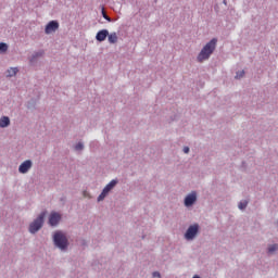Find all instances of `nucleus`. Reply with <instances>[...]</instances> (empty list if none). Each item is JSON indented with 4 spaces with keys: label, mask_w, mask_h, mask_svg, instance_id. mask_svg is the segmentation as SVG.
I'll return each instance as SVG.
<instances>
[{
    "label": "nucleus",
    "mask_w": 278,
    "mask_h": 278,
    "mask_svg": "<svg viewBox=\"0 0 278 278\" xmlns=\"http://www.w3.org/2000/svg\"><path fill=\"white\" fill-rule=\"evenodd\" d=\"M218 42V39L213 38L211 41H208L200 51L198 54V62H205V60H210V56L214 51H216V45Z\"/></svg>",
    "instance_id": "obj_1"
},
{
    "label": "nucleus",
    "mask_w": 278,
    "mask_h": 278,
    "mask_svg": "<svg viewBox=\"0 0 278 278\" xmlns=\"http://www.w3.org/2000/svg\"><path fill=\"white\" fill-rule=\"evenodd\" d=\"M53 240H54L55 247H58L62 251H64V249L68 247V239H66V236L62 232H55Z\"/></svg>",
    "instance_id": "obj_2"
},
{
    "label": "nucleus",
    "mask_w": 278,
    "mask_h": 278,
    "mask_svg": "<svg viewBox=\"0 0 278 278\" xmlns=\"http://www.w3.org/2000/svg\"><path fill=\"white\" fill-rule=\"evenodd\" d=\"M45 216L46 213L43 212L29 225L30 233H36V231H40L42 225L45 224Z\"/></svg>",
    "instance_id": "obj_3"
},
{
    "label": "nucleus",
    "mask_w": 278,
    "mask_h": 278,
    "mask_svg": "<svg viewBox=\"0 0 278 278\" xmlns=\"http://www.w3.org/2000/svg\"><path fill=\"white\" fill-rule=\"evenodd\" d=\"M118 184L116 180H111L110 184H108L104 189L102 190L101 194L98 197V201H103L105 197L110 193L111 190Z\"/></svg>",
    "instance_id": "obj_4"
},
{
    "label": "nucleus",
    "mask_w": 278,
    "mask_h": 278,
    "mask_svg": "<svg viewBox=\"0 0 278 278\" xmlns=\"http://www.w3.org/2000/svg\"><path fill=\"white\" fill-rule=\"evenodd\" d=\"M197 233H199V225L194 224L188 228L185 238L186 240H194Z\"/></svg>",
    "instance_id": "obj_5"
},
{
    "label": "nucleus",
    "mask_w": 278,
    "mask_h": 278,
    "mask_svg": "<svg viewBox=\"0 0 278 278\" xmlns=\"http://www.w3.org/2000/svg\"><path fill=\"white\" fill-rule=\"evenodd\" d=\"M58 29H60V23L51 21L47 24L45 31L46 34H53V31H58Z\"/></svg>",
    "instance_id": "obj_6"
},
{
    "label": "nucleus",
    "mask_w": 278,
    "mask_h": 278,
    "mask_svg": "<svg viewBox=\"0 0 278 278\" xmlns=\"http://www.w3.org/2000/svg\"><path fill=\"white\" fill-rule=\"evenodd\" d=\"M30 168H31V161H30V160H27V161H24V162L20 165L18 172H20L22 175H25V173H28Z\"/></svg>",
    "instance_id": "obj_7"
},
{
    "label": "nucleus",
    "mask_w": 278,
    "mask_h": 278,
    "mask_svg": "<svg viewBox=\"0 0 278 278\" xmlns=\"http://www.w3.org/2000/svg\"><path fill=\"white\" fill-rule=\"evenodd\" d=\"M60 220H62V216L59 213L50 214L49 225H51V227H55V225H58V223H60Z\"/></svg>",
    "instance_id": "obj_8"
},
{
    "label": "nucleus",
    "mask_w": 278,
    "mask_h": 278,
    "mask_svg": "<svg viewBox=\"0 0 278 278\" xmlns=\"http://www.w3.org/2000/svg\"><path fill=\"white\" fill-rule=\"evenodd\" d=\"M108 36H110V31H108V29H102L97 33L96 39L98 42H103Z\"/></svg>",
    "instance_id": "obj_9"
},
{
    "label": "nucleus",
    "mask_w": 278,
    "mask_h": 278,
    "mask_svg": "<svg viewBox=\"0 0 278 278\" xmlns=\"http://www.w3.org/2000/svg\"><path fill=\"white\" fill-rule=\"evenodd\" d=\"M197 201V193L192 192L191 194L187 195L185 199V205L190 207Z\"/></svg>",
    "instance_id": "obj_10"
},
{
    "label": "nucleus",
    "mask_w": 278,
    "mask_h": 278,
    "mask_svg": "<svg viewBox=\"0 0 278 278\" xmlns=\"http://www.w3.org/2000/svg\"><path fill=\"white\" fill-rule=\"evenodd\" d=\"M108 40L110 45H116V42H118V35L116 33H111L108 35Z\"/></svg>",
    "instance_id": "obj_11"
},
{
    "label": "nucleus",
    "mask_w": 278,
    "mask_h": 278,
    "mask_svg": "<svg viewBox=\"0 0 278 278\" xmlns=\"http://www.w3.org/2000/svg\"><path fill=\"white\" fill-rule=\"evenodd\" d=\"M10 125V117L3 116L0 118V127H8Z\"/></svg>",
    "instance_id": "obj_12"
},
{
    "label": "nucleus",
    "mask_w": 278,
    "mask_h": 278,
    "mask_svg": "<svg viewBox=\"0 0 278 278\" xmlns=\"http://www.w3.org/2000/svg\"><path fill=\"white\" fill-rule=\"evenodd\" d=\"M16 73H18V68L11 67L10 70H8L7 77H14V75H16Z\"/></svg>",
    "instance_id": "obj_13"
},
{
    "label": "nucleus",
    "mask_w": 278,
    "mask_h": 278,
    "mask_svg": "<svg viewBox=\"0 0 278 278\" xmlns=\"http://www.w3.org/2000/svg\"><path fill=\"white\" fill-rule=\"evenodd\" d=\"M249 205V202L247 200L241 201L239 203V210H247V206Z\"/></svg>",
    "instance_id": "obj_14"
},
{
    "label": "nucleus",
    "mask_w": 278,
    "mask_h": 278,
    "mask_svg": "<svg viewBox=\"0 0 278 278\" xmlns=\"http://www.w3.org/2000/svg\"><path fill=\"white\" fill-rule=\"evenodd\" d=\"M102 16L103 18H105V21H108L109 23H112V18L108 15V13H105L104 8H102Z\"/></svg>",
    "instance_id": "obj_15"
},
{
    "label": "nucleus",
    "mask_w": 278,
    "mask_h": 278,
    "mask_svg": "<svg viewBox=\"0 0 278 278\" xmlns=\"http://www.w3.org/2000/svg\"><path fill=\"white\" fill-rule=\"evenodd\" d=\"M8 51V43L0 42V52L5 53Z\"/></svg>",
    "instance_id": "obj_16"
},
{
    "label": "nucleus",
    "mask_w": 278,
    "mask_h": 278,
    "mask_svg": "<svg viewBox=\"0 0 278 278\" xmlns=\"http://www.w3.org/2000/svg\"><path fill=\"white\" fill-rule=\"evenodd\" d=\"M278 245L277 244H273L268 248V253H275V251H277Z\"/></svg>",
    "instance_id": "obj_17"
},
{
    "label": "nucleus",
    "mask_w": 278,
    "mask_h": 278,
    "mask_svg": "<svg viewBox=\"0 0 278 278\" xmlns=\"http://www.w3.org/2000/svg\"><path fill=\"white\" fill-rule=\"evenodd\" d=\"M76 151H83L84 150V143L79 142L75 146Z\"/></svg>",
    "instance_id": "obj_18"
},
{
    "label": "nucleus",
    "mask_w": 278,
    "mask_h": 278,
    "mask_svg": "<svg viewBox=\"0 0 278 278\" xmlns=\"http://www.w3.org/2000/svg\"><path fill=\"white\" fill-rule=\"evenodd\" d=\"M244 77V71L238 72L236 75V79H242Z\"/></svg>",
    "instance_id": "obj_19"
},
{
    "label": "nucleus",
    "mask_w": 278,
    "mask_h": 278,
    "mask_svg": "<svg viewBox=\"0 0 278 278\" xmlns=\"http://www.w3.org/2000/svg\"><path fill=\"white\" fill-rule=\"evenodd\" d=\"M152 276H153V278H155V277H161V275H160V271H154L153 274H152Z\"/></svg>",
    "instance_id": "obj_20"
},
{
    "label": "nucleus",
    "mask_w": 278,
    "mask_h": 278,
    "mask_svg": "<svg viewBox=\"0 0 278 278\" xmlns=\"http://www.w3.org/2000/svg\"><path fill=\"white\" fill-rule=\"evenodd\" d=\"M184 153H190V148L185 147V148H184Z\"/></svg>",
    "instance_id": "obj_21"
}]
</instances>
